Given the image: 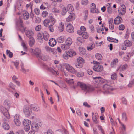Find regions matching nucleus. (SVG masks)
<instances>
[{"instance_id": "1", "label": "nucleus", "mask_w": 134, "mask_h": 134, "mask_svg": "<svg viewBox=\"0 0 134 134\" xmlns=\"http://www.w3.org/2000/svg\"><path fill=\"white\" fill-rule=\"evenodd\" d=\"M77 85L79 86L82 90L87 92H91L94 90V88L92 86L86 85L83 83L80 82H77Z\"/></svg>"}, {"instance_id": "2", "label": "nucleus", "mask_w": 134, "mask_h": 134, "mask_svg": "<svg viewBox=\"0 0 134 134\" xmlns=\"http://www.w3.org/2000/svg\"><path fill=\"white\" fill-rule=\"evenodd\" d=\"M93 63L94 64H95L93 67V68L94 71L100 72L103 70V67L102 66L99 65L100 64L99 62L96 61H93Z\"/></svg>"}, {"instance_id": "3", "label": "nucleus", "mask_w": 134, "mask_h": 134, "mask_svg": "<svg viewBox=\"0 0 134 134\" xmlns=\"http://www.w3.org/2000/svg\"><path fill=\"white\" fill-rule=\"evenodd\" d=\"M23 111L26 116H29L32 113V110L30 105H25L23 108Z\"/></svg>"}, {"instance_id": "4", "label": "nucleus", "mask_w": 134, "mask_h": 134, "mask_svg": "<svg viewBox=\"0 0 134 134\" xmlns=\"http://www.w3.org/2000/svg\"><path fill=\"white\" fill-rule=\"evenodd\" d=\"M30 52L35 54L37 57H39L42 60H46V59L44 58V56H40L41 53V51L38 48H36L34 50L32 49H30Z\"/></svg>"}, {"instance_id": "5", "label": "nucleus", "mask_w": 134, "mask_h": 134, "mask_svg": "<svg viewBox=\"0 0 134 134\" xmlns=\"http://www.w3.org/2000/svg\"><path fill=\"white\" fill-rule=\"evenodd\" d=\"M64 65L66 70L68 72L73 73L75 72V69L69 64L65 63L64 64Z\"/></svg>"}, {"instance_id": "6", "label": "nucleus", "mask_w": 134, "mask_h": 134, "mask_svg": "<svg viewBox=\"0 0 134 134\" xmlns=\"http://www.w3.org/2000/svg\"><path fill=\"white\" fill-rule=\"evenodd\" d=\"M103 88L107 92H110L113 89L112 86L108 84H105L103 86Z\"/></svg>"}, {"instance_id": "7", "label": "nucleus", "mask_w": 134, "mask_h": 134, "mask_svg": "<svg viewBox=\"0 0 134 134\" xmlns=\"http://www.w3.org/2000/svg\"><path fill=\"white\" fill-rule=\"evenodd\" d=\"M126 7L124 5H122L120 7L118 11L119 13L121 15L124 14L126 12Z\"/></svg>"}, {"instance_id": "8", "label": "nucleus", "mask_w": 134, "mask_h": 134, "mask_svg": "<svg viewBox=\"0 0 134 134\" xmlns=\"http://www.w3.org/2000/svg\"><path fill=\"white\" fill-rule=\"evenodd\" d=\"M49 18L50 19V24L52 25H54L56 22V21L55 19L53 17V15L51 13L49 14Z\"/></svg>"}, {"instance_id": "9", "label": "nucleus", "mask_w": 134, "mask_h": 134, "mask_svg": "<svg viewBox=\"0 0 134 134\" xmlns=\"http://www.w3.org/2000/svg\"><path fill=\"white\" fill-rule=\"evenodd\" d=\"M31 109L36 112H38L40 110V107L36 104H31L30 105Z\"/></svg>"}, {"instance_id": "10", "label": "nucleus", "mask_w": 134, "mask_h": 134, "mask_svg": "<svg viewBox=\"0 0 134 134\" xmlns=\"http://www.w3.org/2000/svg\"><path fill=\"white\" fill-rule=\"evenodd\" d=\"M66 29L67 31L70 33H72L74 32L73 27L71 24H69L67 25Z\"/></svg>"}, {"instance_id": "11", "label": "nucleus", "mask_w": 134, "mask_h": 134, "mask_svg": "<svg viewBox=\"0 0 134 134\" xmlns=\"http://www.w3.org/2000/svg\"><path fill=\"white\" fill-rule=\"evenodd\" d=\"M25 34L27 37L29 38H33L32 36L34 34V32L31 30H29L25 32Z\"/></svg>"}, {"instance_id": "12", "label": "nucleus", "mask_w": 134, "mask_h": 134, "mask_svg": "<svg viewBox=\"0 0 134 134\" xmlns=\"http://www.w3.org/2000/svg\"><path fill=\"white\" fill-rule=\"evenodd\" d=\"M3 104L6 109H9L11 105L10 101L8 99H6L4 101Z\"/></svg>"}, {"instance_id": "13", "label": "nucleus", "mask_w": 134, "mask_h": 134, "mask_svg": "<svg viewBox=\"0 0 134 134\" xmlns=\"http://www.w3.org/2000/svg\"><path fill=\"white\" fill-rule=\"evenodd\" d=\"M75 18V14L74 13L70 15L66 19V21L67 22L71 21Z\"/></svg>"}, {"instance_id": "14", "label": "nucleus", "mask_w": 134, "mask_h": 134, "mask_svg": "<svg viewBox=\"0 0 134 134\" xmlns=\"http://www.w3.org/2000/svg\"><path fill=\"white\" fill-rule=\"evenodd\" d=\"M122 21L121 17L118 16L114 20V23L115 24H118L121 23Z\"/></svg>"}, {"instance_id": "15", "label": "nucleus", "mask_w": 134, "mask_h": 134, "mask_svg": "<svg viewBox=\"0 0 134 134\" xmlns=\"http://www.w3.org/2000/svg\"><path fill=\"white\" fill-rule=\"evenodd\" d=\"M64 25L63 23L61 22L60 23L58 26V31L60 32H63L64 29Z\"/></svg>"}, {"instance_id": "16", "label": "nucleus", "mask_w": 134, "mask_h": 134, "mask_svg": "<svg viewBox=\"0 0 134 134\" xmlns=\"http://www.w3.org/2000/svg\"><path fill=\"white\" fill-rule=\"evenodd\" d=\"M56 44V41L54 38H52L49 40V44L51 46L53 47Z\"/></svg>"}, {"instance_id": "17", "label": "nucleus", "mask_w": 134, "mask_h": 134, "mask_svg": "<svg viewBox=\"0 0 134 134\" xmlns=\"http://www.w3.org/2000/svg\"><path fill=\"white\" fill-rule=\"evenodd\" d=\"M67 11L68 12L71 14L74 11V8L72 5L71 4H68L67 7Z\"/></svg>"}, {"instance_id": "18", "label": "nucleus", "mask_w": 134, "mask_h": 134, "mask_svg": "<svg viewBox=\"0 0 134 134\" xmlns=\"http://www.w3.org/2000/svg\"><path fill=\"white\" fill-rule=\"evenodd\" d=\"M31 127L32 130L35 132H37L38 131L39 127L38 126L37 124H33Z\"/></svg>"}, {"instance_id": "19", "label": "nucleus", "mask_w": 134, "mask_h": 134, "mask_svg": "<svg viewBox=\"0 0 134 134\" xmlns=\"http://www.w3.org/2000/svg\"><path fill=\"white\" fill-rule=\"evenodd\" d=\"M23 18L25 20H27L29 17V13L27 11L24 12L23 14Z\"/></svg>"}, {"instance_id": "20", "label": "nucleus", "mask_w": 134, "mask_h": 134, "mask_svg": "<svg viewBox=\"0 0 134 134\" xmlns=\"http://www.w3.org/2000/svg\"><path fill=\"white\" fill-rule=\"evenodd\" d=\"M61 47L62 50H65L69 49L70 48V46L66 43L65 44H62L61 46Z\"/></svg>"}, {"instance_id": "21", "label": "nucleus", "mask_w": 134, "mask_h": 134, "mask_svg": "<svg viewBox=\"0 0 134 134\" xmlns=\"http://www.w3.org/2000/svg\"><path fill=\"white\" fill-rule=\"evenodd\" d=\"M20 23H22V20H20ZM19 29L22 32L24 33L25 31L26 27H24L22 24L21 23L20 24L19 27Z\"/></svg>"}, {"instance_id": "22", "label": "nucleus", "mask_w": 134, "mask_h": 134, "mask_svg": "<svg viewBox=\"0 0 134 134\" xmlns=\"http://www.w3.org/2000/svg\"><path fill=\"white\" fill-rule=\"evenodd\" d=\"M118 59L115 58L114 59L111 63V67H113L114 66L118 63Z\"/></svg>"}, {"instance_id": "23", "label": "nucleus", "mask_w": 134, "mask_h": 134, "mask_svg": "<svg viewBox=\"0 0 134 134\" xmlns=\"http://www.w3.org/2000/svg\"><path fill=\"white\" fill-rule=\"evenodd\" d=\"M43 38L46 41L48 40L49 37V34L46 31H45L43 35Z\"/></svg>"}, {"instance_id": "24", "label": "nucleus", "mask_w": 134, "mask_h": 134, "mask_svg": "<svg viewBox=\"0 0 134 134\" xmlns=\"http://www.w3.org/2000/svg\"><path fill=\"white\" fill-rule=\"evenodd\" d=\"M80 53L82 55L85 54L86 53V50L82 47H80L79 48Z\"/></svg>"}, {"instance_id": "25", "label": "nucleus", "mask_w": 134, "mask_h": 134, "mask_svg": "<svg viewBox=\"0 0 134 134\" xmlns=\"http://www.w3.org/2000/svg\"><path fill=\"white\" fill-rule=\"evenodd\" d=\"M98 115L96 113L92 117V120L96 124H98V122L97 120V119L98 117Z\"/></svg>"}, {"instance_id": "26", "label": "nucleus", "mask_w": 134, "mask_h": 134, "mask_svg": "<svg viewBox=\"0 0 134 134\" xmlns=\"http://www.w3.org/2000/svg\"><path fill=\"white\" fill-rule=\"evenodd\" d=\"M68 53L69 54V56L70 57H72L73 55L76 54V52L72 49H70L69 51H67Z\"/></svg>"}, {"instance_id": "27", "label": "nucleus", "mask_w": 134, "mask_h": 134, "mask_svg": "<svg viewBox=\"0 0 134 134\" xmlns=\"http://www.w3.org/2000/svg\"><path fill=\"white\" fill-rule=\"evenodd\" d=\"M125 45L127 47H130L132 45V43L127 40H125L124 42Z\"/></svg>"}, {"instance_id": "28", "label": "nucleus", "mask_w": 134, "mask_h": 134, "mask_svg": "<svg viewBox=\"0 0 134 134\" xmlns=\"http://www.w3.org/2000/svg\"><path fill=\"white\" fill-rule=\"evenodd\" d=\"M130 55L129 53H127L126 55L123 58L124 60L125 61H128L130 59Z\"/></svg>"}, {"instance_id": "29", "label": "nucleus", "mask_w": 134, "mask_h": 134, "mask_svg": "<svg viewBox=\"0 0 134 134\" xmlns=\"http://www.w3.org/2000/svg\"><path fill=\"white\" fill-rule=\"evenodd\" d=\"M72 41L70 37H68L65 43L70 46L72 43Z\"/></svg>"}, {"instance_id": "30", "label": "nucleus", "mask_w": 134, "mask_h": 134, "mask_svg": "<svg viewBox=\"0 0 134 134\" xmlns=\"http://www.w3.org/2000/svg\"><path fill=\"white\" fill-rule=\"evenodd\" d=\"M50 21L48 19H45L43 21L44 26L46 27H47L49 25Z\"/></svg>"}, {"instance_id": "31", "label": "nucleus", "mask_w": 134, "mask_h": 134, "mask_svg": "<svg viewBox=\"0 0 134 134\" xmlns=\"http://www.w3.org/2000/svg\"><path fill=\"white\" fill-rule=\"evenodd\" d=\"M2 127L3 129L5 130H8L9 128V126L8 124H4L2 125Z\"/></svg>"}, {"instance_id": "32", "label": "nucleus", "mask_w": 134, "mask_h": 134, "mask_svg": "<svg viewBox=\"0 0 134 134\" xmlns=\"http://www.w3.org/2000/svg\"><path fill=\"white\" fill-rule=\"evenodd\" d=\"M58 42L59 43H62L64 41V37L62 36H60L57 39Z\"/></svg>"}, {"instance_id": "33", "label": "nucleus", "mask_w": 134, "mask_h": 134, "mask_svg": "<svg viewBox=\"0 0 134 134\" xmlns=\"http://www.w3.org/2000/svg\"><path fill=\"white\" fill-rule=\"evenodd\" d=\"M45 68L48 71L51 72L53 73H54V72H55V70H54L51 67H49L48 66H46L45 67Z\"/></svg>"}, {"instance_id": "34", "label": "nucleus", "mask_w": 134, "mask_h": 134, "mask_svg": "<svg viewBox=\"0 0 134 134\" xmlns=\"http://www.w3.org/2000/svg\"><path fill=\"white\" fill-rule=\"evenodd\" d=\"M5 109L6 111H5V112H3V113L7 118V119H9L10 118V115L9 113L8 112L7 109H6V108H5Z\"/></svg>"}, {"instance_id": "35", "label": "nucleus", "mask_w": 134, "mask_h": 134, "mask_svg": "<svg viewBox=\"0 0 134 134\" xmlns=\"http://www.w3.org/2000/svg\"><path fill=\"white\" fill-rule=\"evenodd\" d=\"M77 62L79 63L82 64L84 63V60L83 59L80 57H79L77 59Z\"/></svg>"}, {"instance_id": "36", "label": "nucleus", "mask_w": 134, "mask_h": 134, "mask_svg": "<svg viewBox=\"0 0 134 134\" xmlns=\"http://www.w3.org/2000/svg\"><path fill=\"white\" fill-rule=\"evenodd\" d=\"M30 121L28 119H24L23 122V124L24 125H29L30 123Z\"/></svg>"}, {"instance_id": "37", "label": "nucleus", "mask_w": 134, "mask_h": 134, "mask_svg": "<svg viewBox=\"0 0 134 134\" xmlns=\"http://www.w3.org/2000/svg\"><path fill=\"white\" fill-rule=\"evenodd\" d=\"M29 39V45L30 46L32 47L34 44L35 40L33 38Z\"/></svg>"}, {"instance_id": "38", "label": "nucleus", "mask_w": 134, "mask_h": 134, "mask_svg": "<svg viewBox=\"0 0 134 134\" xmlns=\"http://www.w3.org/2000/svg\"><path fill=\"white\" fill-rule=\"evenodd\" d=\"M134 85V79L131 81L128 85L129 87L131 88Z\"/></svg>"}, {"instance_id": "39", "label": "nucleus", "mask_w": 134, "mask_h": 134, "mask_svg": "<svg viewBox=\"0 0 134 134\" xmlns=\"http://www.w3.org/2000/svg\"><path fill=\"white\" fill-rule=\"evenodd\" d=\"M95 46V45L94 44H92L91 45L88 46L87 47V49L88 51H90L94 48Z\"/></svg>"}, {"instance_id": "40", "label": "nucleus", "mask_w": 134, "mask_h": 134, "mask_svg": "<svg viewBox=\"0 0 134 134\" xmlns=\"http://www.w3.org/2000/svg\"><path fill=\"white\" fill-rule=\"evenodd\" d=\"M75 66L77 68H80L82 67L83 64L79 63L78 62H76L75 63Z\"/></svg>"}, {"instance_id": "41", "label": "nucleus", "mask_w": 134, "mask_h": 134, "mask_svg": "<svg viewBox=\"0 0 134 134\" xmlns=\"http://www.w3.org/2000/svg\"><path fill=\"white\" fill-rule=\"evenodd\" d=\"M73 79H66L65 81L68 84H72L74 83V81H73Z\"/></svg>"}, {"instance_id": "42", "label": "nucleus", "mask_w": 134, "mask_h": 134, "mask_svg": "<svg viewBox=\"0 0 134 134\" xmlns=\"http://www.w3.org/2000/svg\"><path fill=\"white\" fill-rule=\"evenodd\" d=\"M52 12L54 13H58L60 12V11L59 10L55 8H53L52 9Z\"/></svg>"}, {"instance_id": "43", "label": "nucleus", "mask_w": 134, "mask_h": 134, "mask_svg": "<svg viewBox=\"0 0 134 134\" xmlns=\"http://www.w3.org/2000/svg\"><path fill=\"white\" fill-rule=\"evenodd\" d=\"M75 73L77 76L79 77H82L84 75V73L82 72H75Z\"/></svg>"}, {"instance_id": "44", "label": "nucleus", "mask_w": 134, "mask_h": 134, "mask_svg": "<svg viewBox=\"0 0 134 134\" xmlns=\"http://www.w3.org/2000/svg\"><path fill=\"white\" fill-rule=\"evenodd\" d=\"M96 58L98 60H101L102 59V56L101 54L97 53L96 54Z\"/></svg>"}, {"instance_id": "45", "label": "nucleus", "mask_w": 134, "mask_h": 134, "mask_svg": "<svg viewBox=\"0 0 134 134\" xmlns=\"http://www.w3.org/2000/svg\"><path fill=\"white\" fill-rule=\"evenodd\" d=\"M6 52L7 55H8L9 57H12L13 54L12 52H10V50H7Z\"/></svg>"}, {"instance_id": "46", "label": "nucleus", "mask_w": 134, "mask_h": 134, "mask_svg": "<svg viewBox=\"0 0 134 134\" xmlns=\"http://www.w3.org/2000/svg\"><path fill=\"white\" fill-rule=\"evenodd\" d=\"M21 45L23 47L24 50L25 51H27L28 48L25 44L24 42H22L21 43Z\"/></svg>"}, {"instance_id": "47", "label": "nucleus", "mask_w": 134, "mask_h": 134, "mask_svg": "<svg viewBox=\"0 0 134 134\" xmlns=\"http://www.w3.org/2000/svg\"><path fill=\"white\" fill-rule=\"evenodd\" d=\"M53 25H54L50 24L48 26V29L51 32H52L54 31V30L53 26Z\"/></svg>"}, {"instance_id": "48", "label": "nucleus", "mask_w": 134, "mask_h": 134, "mask_svg": "<svg viewBox=\"0 0 134 134\" xmlns=\"http://www.w3.org/2000/svg\"><path fill=\"white\" fill-rule=\"evenodd\" d=\"M82 36L83 38H85V39L87 38L88 37V34L85 32H84Z\"/></svg>"}, {"instance_id": "49", "label": "nucleus", "mask_w": 134, "mask_h": 134, "mask_svg": "<svg viewBox=\"0 0 134 134\" xmlns=\"http://www.w3.org/2000/svg\"><path fill=\"white\" fill-rule=\"evenodd\" d=\"M128 65L127 64H125L122 65L121 67V70L122 71H124L127 68Z\"/></svg>"}, {"instance_id": "50", "label": "nucleus", "mask_w": 134, "mask_h": 134, "mask_svg": "<svg viewBox=\"0 0 134 134\" xmlns=\"http://www.w3.org/2000/svg\"><path fill=\"white\" fill-rule=\"evenodd\" d=\"M48 13L47 11H44L42 12V16L43 17L45 18L48 15Z\"/></svg>"}, {"instance_id": "51", "label": "nucleus", "mask_w": 134, "mask_h": 134, "mask_svg": "<svg viewBox=\"0 0 134 134\" xmlns=\"http://www.w3.org/2000/svg\"><path fill=\"white\" fill-rule=\"evenodd\" d=\"M67 11L66 10V8L63 7L62 11L61 13V14L62 15H64L66 14Z\"/></svg>"}, {"instance_id": "52", "label": "nucleus", "mask_w": 134, "mask_h": 134, "mask_svg": "<svg viewBox=\"0 0 134 134\" xmlns=\"http://www.w3.org/2000/svg\"><path fill=\"white\" fill-rule=\"evenodd\" d=\"M111 79L113 80H115L117 78V74L116 73H114L111 76Z\"/></svg>"}, {"instance_id": "53", "label": "nucleus", "mask_w": 134, "mask_h": 134, "mask_svg": "<svg viewBox=\"0 0 134 134\" xmlns=\"http://www.w3.org/2000/svg\"><path fill=\"white\" fill-rule=\"evenodd\" d=\"M9 87L13 90H14L15 87V86L13 83H10L9 85Z\"/></svg>"}, {"instance_id": "54", "label": "nucleus", "mask_w": 134, "mask_h": 134, "mask_svg": "<svg viewBox=\"0 0 134 134\" xmlns=\"http://www.w3.org/2000/svg\"><path fill=\"white\" fill-rule=\"evenodd\" d=\"M94 79H98L99 80L101 83L105 82V80L103 79H102L100 77H96L94 78Z\"/></svg>"}, {"instance_id": "55", "label": "nucleus", "mask_w": 134, "mask_h": 134, "mask_svg": "<svg viewBox=\"0 0 134 134\" xmlns=\"http://www.w3.org/2000/svg\"><path fill=\"white\" fill-rule=\"evenodd\" d=\"M122 118L123 120L126 121L127 120L126 114L125 113H123L122 114Z\"/></svg>"}, {"instance_id": "56", "label": "nucleus", "mask_w": 134, "mask_h": 134, "mask_svg": "<svg viewBox=\"0 0 134 134\" xmlns=\"http://www.w3.org/2000/svg\"><path fill=\"white\" fill-rule=\"evenodd\" d=\"M45 49L47 52L49 53H51V47L48 46H46L45 47Z\"/></svg>"}, {"instance_id": "57", "label": "nucleus", "mask_w": 134, "mask_h": 134, "mask_svg": "<svg viewBox=\"0 0 134 134\" xmlns=\"http://www.w3.org/2000/svg\"><path fill=\"white\" fill-rule=\"evenodd\" d=\"M69 54L68 53L67 51H66V54L63 55V57L64 58L67 59L68 58Z\"/></svg>"}, {"instance_id": "58", "label": "nucleus", "mask_w": 134, "mask_h": 134, "mask_svg": "<svg viewBox=\"0 0 134 134\" xmlns=\"http://www.w3.org/2000/svg\"><path fill=\"white\" fill-rule=\"evenodd\" d=\"M85 15L84 17V19L85 20H86L88 17V10H86L85 12Z\"/></svg>"}, {"instance_id": "59", "label": "nucleus", "mask_w": 134, "mask_h": 134, "mask_svg": "<svg viewBox=\"0 0 134 134\" xmlns=\"http://www.w3.org/2000/svg\"><path fill=\"white\" fill-rule=\"evenodd\" d=\"M121 130L122 131H125L126 129L125 126V125L122 123H121Z\"/></svg>"}, {"instance_id": "60", "label": "nucleus", "mask_w": 134, "mask_h": 134, "mask_svg": "<svg viewBox=\"0 0 134 134\" xmlns=\"http://www.w3.org/2000/svg\"><path fill=\"white\" fill-rule=\"evenodd\" d=\"M89 28L91 31V32L93 33L94 32V28L92 25H89Z\"/></svg>"}, {"instance_id": "61", "label": "nucleus", "mask_w": 134, "mask_h": 134, "mask_svg": "<svg viewBox=\"0 0 134 134\" xmlns=\"http://www.w3.org/2000/svg\"><path fill=\"white\" fill-rule=\"evenodd\" d=\"M21 69V71L25 73L26 72V69L24 68V64L23 63H21L20 65Z\"/></svg>"}, {"instance_id": "62", "label": "nucleus", "mask_w": 134, "mask_h": 134, "mask_svg": "<svg viewBox=\"0 0 134 134\" xmlns=\"http://www.w3.org/2000/svg\"><path fill=\"white\" fill-rule=\"evenodd\" d=\"M24 126V129L25 130L28 131L30 130V127L29 125Z\"/></svg>"}, {"instance_id": "63", "label": "nucleus", "mask_w": 134, "mask_h": 134, "mask_svg": "<svg viewBox=\"0 0 134 134\" xmlns=\"http://www.w3.org/2000/svg\"><path fill=\"white\" fill-rule=\"evenodd\" d=\"M14 122L15 124L17 126H19L20 124V122L19 120H14Z\"/></svg>"}, {"instance_id": "64", "label": "nucleus", "mask_w": 134, "mask_h": 134, "mask_svg": "<svg viewBox=\"0 0 134 134\" xmlns=\"http://www.w3.org/2000/svg\"><path fill=\"white\" fill-rule=\"evenodd\" d=\"M35 21L36 23H40L41 21V19L40 18L38 17H36L35 18Z\"/></svg>"}]
</instances>
